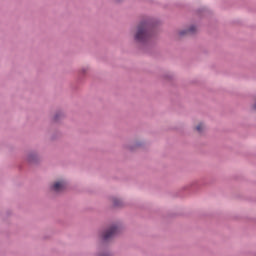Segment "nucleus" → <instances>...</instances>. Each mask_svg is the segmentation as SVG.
I'll use <instances>...</instances> for the list:
<instances>
[{"label": "nucleus", "mask_w": 256, "mask_h": 256, "mask_svg": "<svg viewBox=\"0 0 256 256\" xmlns=\"http://www.w3.org/2000/svg\"><path fill=\"white\" fill-rule=\"evenodd\" d=\"M195 31H196L195 26H191L188 30L181 31L180 35L181 36H183V35H191V34L195 33Z\"/></svg>", "instance_id": "4"}, {"label": "nucleus", "mask_w": 256, "mask_h": 256, "mask_svg": "<svg viewBox=\"0 0 256 256\" xmlns=\"http://www.w3.org/2000/svg\"><path fill=\"white\" fill-rule=\"evenodd\" d=\"M117 1H121V0H117Z\"/></svg>", "instance_id": "9"}, {"label": "nucleus", "mask_w": 256, "mask_h": 256, "mask_svg": "<svg viewBox=\"0 0 256 256\" xmlns=\"http://www.w3.org/2000/svg\"><path fill=\"white\" fill-rule=\"evenodd\" d=\"M119 233V227L118 226H111L108 230L104 232L102 235L103 241H110V239H113L115 235Z\"/></svg>", "instance_id": "2"}, {"label": "nucleus", "mask_w": 256, "mask_h": 256, "mask_svg": "<svg viewBox=\"0 0 256 256\" xmlns=\"http://www.w3.org/2000/svg\"><path fill=\"white\" fill-rule=\"evenodd\" d=\"M151 37V22H141L138 26L135 40L139 43L147 41Z\"/></svg>", "instance_id": "1"}, {"label": "nucleus", "mask_w": 256, "mask_h": 256, "mask_svg": "<svg viewBox=\"0 0 256 256\" xmlns=\"http://www.w3.org/2000/svg\"><path fill=\"white\" fill-rule=\"evenodd\" d=\"M114 205H115L116 207H119V202H117V200H114Z\"/></svg>", "instance_id": "6"}, {"label": "nucleus", "mask_w": 256, "mask_h": 256, "mask_svg": "<svg viewBox=\"0 0 256 256\" xmlns=\"http://www.w3.org/2000/svg\"><path fill=\"white\" fill-rule=\"evenodd\" d=\"M28 161H30V162L33 161V156H29Z\"/></svg>", "instance_id": "7"}, {"label": "nucleus", "mask_w": 256, "mask_h": 256, "mask_svg": "<svg viewBox=\"0 0 256 256\" xmlns=\"http://www.w3.org/2000/svg\"><path fill=\"white\" fill-rule=\"evenodd\" d=\"M57 117H58V116L56 115V116H55V119H56V120H57Z\"/></svg>", "instance_id": "8"}, {"label": "nucleus", "mask_w": 256, "mask_h": 256, "mask_svg": "<svg viewBox=\"0 0 256 256\" xmlns=\"http://www.w3.org/2000/svg\"><path fill=\"white\" fill-rule=\"evenodd\" d=\"M204 129H205V125L203 124H198L196 126V131H198V133H202Z\"/></svg>", "instance_id": "5"}, {"label": "nucleus", "mask_w": 256, "mask_h": 256, "mask_svg": "<svg viewBox=\"0 0 256 256\" xmlns=\"http://www.w3.org/2000/svg\"><path fill=\"white\" fill-rule=\"evenodd\" d=\"M66 188L67 183H65V181L55 182L52 186V190L55 191L56 193H61V191H65Z\"/></svg>", "instance_id": "3"}]
</instances>
